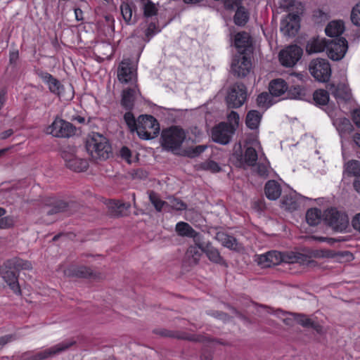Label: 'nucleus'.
Returning a JSON list of instances; mask_svg holds the SVG:
<instances>
[{"instance_id": "13d9d810", "label": "nucleus", "mask_w": 360, "mask_h": 360, "mask_svg": "<svg viewBox=\"0 0 360 360\" xmlns=\"http://www.w3.org/2000/svg\"><path fill=\"white\" fill-rule=\"evenodd\" d=\"M207 146L205 145L197 146L195 148L188 150L187 151V155L190 158H195L204 152Z\"/></svg>"}, {"instance_id": "aec40b11", "label": "nucleus", "mask_w": 360, "mask_h": 360, "mask_svg": "<svg viewBox=\"0 0 360 360\" xmlns=\"http://www.w3.org/2000/svg\"><path fill=\"white\" fill-rule=\"evenodd\" d=\"M281 263H300L309 266L310 264L314 262V261L308 259L305 256L292 252H281Z\"/></svg>"}, {"instance_id": "9b49d317", "label": "nucleus", "mask_w": 360, "mask_h": 360, "mask_svg": "<svg viewBox=\"0 0 360 360\" xmlns=\"http://www.w3.org/2000/svg\"><path fill=\"white\" fill-rule=\"evenodd\" d=\"M252 68L250 58L245 53H238L235 56L231 63V70L238 77L247 76Z\"/></svg>"}, {"instance_id": "a18cd8bd", "label": "nucleus", "mask_w": 360, "mask_h": 360, "mask_svg": "<svg viewBox=\"0 0 360 360\" xmlns=\"http://www.w3.org/2000/svg\"><path fill=\"white\" fill-rule=\"evenodd\" d=\"M340 255V253L330 250H318L314 252V256L317 258H335Z\"/></svg>"}, {"instance_id": "09e8293b", "label": "nucleus", "mask_w": 360, "mask_h": 360, "mask_svg": "<svg viewBox=\"0 0 360 360\" xmlns=\"http://www.w3.org/2000/svg\"><path fill=\"white\" fill-rule=\"evenodd\" d=\"M124 119L131 131H136L137 120H135L134 115L130 112H126L124 115Z\"/></svg>"}, {"instance_id": "6ab92c4d", "label": "nucleus", "mask_w": 360, "mask_h": 360, "mask_svg": "<svg viewBox=\"0 0 360 360\" xmlns=\"http://www.w3.org/2000/svg\"><path fill=\"white\" fill-rule=\"evenodd\" d=\"M234 44L238 53H245V51L250 50L252 45L250 35L245 32H238L235 36Z\"/></svg>"}, {"instance_id": "0e129e2a", "label": "nucleus", "mask_w": 360, "mask_h": 360, "mask_svg": "<svg viewBox=\"0 0 360 360\" xmlns=\"http://www.w3.org/2000/svg\"><path fill=\"white\" fill-rule=\"evenodd\" d=\"M228 121L230 122L229 124H233V123L236 125H238L239 121V115L235 111H231L227 116Z\"/></svg>"}, {"instance_id": "8fccbe9b", "label": "nucleus", "mask_w": 360, "mask_h": 360, "mask_svg": "<svg viewBox=\"0 0 360 360\" xmlns=\"http://www.w3.org/2000/svg\"><path fill=\"white\" fill-rule=\"evenodd\" d=\"M351 20L354 25L360 26V1L352 10Z\"/></svg>"}, {"instance_id": "58836bf2", "label": "nucleus", "mask_w": 360, "mask_h": 360, "mask_svg": "<svg viewBox=\"0 0 360 360\" xmlns=\"http://www.w3.org/2000/svg\"><path fill=\"white\" fill-rule=\"evenodd\" d=\"M314 100L318 105H326L329 101L328 93L323 89L316 90L313 95Z\"/></svg>"}, {"instance_id": "a19ab883", "label": "nucleus", "mask_w": 360, "mask_h": 360, "mask_svg": "<svg viewBox=\"0 0 360 360\" xmlns=\"http://www.w3.org/2000/svg\"><path fill=\"white\" fill-rule=\"evenodd\" d=\"M274 313L275 316L281 319L288 326H292L293 324V321H295L294 319V315L295 314L287 313L280 309L275 310Z\"/></svg>"}, {"instance_id": "37998d69", "label": "nucleus", "mask_w": 360, "mask_h": 360, "mask_svg": "<svg viewBox=\"0 0 360 360\" xmlns=\"http://www.w3.org/2000/svg\"><path fill=\"white\" fill-rule=\"evenodd\" d=\"M143 13L146 18L156 15L158 12V8H156L155 4H153L150 1H147L143 3Z\"/></svg>"}, {"instance_id": "6e6d98bb", "label": "nucleus", "mask_w": 360, "mask_h": 360, "mask_svg": "<svg viewBox=\"0 0 360 360\" xmlns=\"http://www.w3.org/2000/svg\"><path fill=\"white\" fill-rule=\"evenodd\" d=\"M15 220L11 216H6L0 219V229H8L14 225Z\"/></svg>"}, {"instance_id": "5fc2aeb1", "label": "nucleus", "mask_w": 360, "mask_h": 360, "mask_svg": "<svg viewBox=\"0 0 360 360\" xmlns=\"http://www.w3.org/2000/svg\"><path fill=\"white\" fill-rule=\"evenodd\" d=\"M75 275L79 277L88 278L92 276V271L86 266H79L75 269Z\"/></svg>"}, {"instance_id": "4c0bfd02", "label": "nucleus", "mask_w": 360, "mask_h": 360, "mask_svg": "<svg viewBox=\"0 0 360 360\" xmlns=\"http://www.w3.org/2000/svg\"><path fill=\"white\" fill-rule=\"evenodd\" d=\"M258 107L262 109H267L272 105L271 95L266 92L260 94L257 98Z\"/></svg>"}, {"instance_id": "c03bdc74", "label": "nucleus", "mask_w": 360, "mask_h": 360, "mask_svg": "<svg viewBox=\"0 0 360 360\" xmlns=\"http://www.w3.org/2000/svg\"><path fill=\"white\" fill-rule=\"evenodd\" d=\"M149 199L155 210L158 212H160L163 206L167 204V202L160 200L158 195L154 192H150L149 193Z\"/></svg>"}, {"instance_id": "1a4fd4ad", "label": "nucleus", "mask_w": 360, "mask_h": 360, "mask_svg": "<svg viewBox=\"0 0 360 360\" xmlns=\"http://www.w3.org/2000/svg\"><path fill=\"white\" fill-rule=\"evenodd\" d=\"M247 98L246 87L243 84H236L230 89L226 96L229 108H237L240 107Z\"/></svg>"}, {"instance_id": "7c9ffc66", "label": "nucleus", "mask_w": 360, "mask_h": 360, "mask_svg": "<svg viewBox=\"0 0 360 360\" xmlns=\"http://www.w3.org/2000/svg\"><path fill=\"white\" fill-rule=\"evenodd\" d=\"M360 174V162L356 160H349L343 165V175L357 176Z\"/></svg>"}, {"instance_id": "3c124183", "label": "nucleus", "mask_w": 360, "mask_h": 360, "mask_svg": "<svg viewBox=\"0 0 360 360\" xmlns=\"http://www.w3.org/2000/svg\"><path fill=\"white\" fill-rule=\"evenodd\" d=\"M294 319L297 323L303 326H312L313 322L310 319L303 314H297L294 315Z\"/></svg>"}, {"instance_id": "473e14b6", "label": "nucleus", "mask_w": 360, "mask_h": 360, "mask_svg": "<svg viewBox=\"0 0 360 360\" xmlns=\"http://www.w3.org/2000/svg\"><path fill=\"white\" fill-rule=\"evenodd\" d=\"M109 207L112 210H115L112 213L114 216L122 217L127 214L124 212V210L126 212L128 211L131 205L129 203H124L118 200H113L110 202Z\"/></svg>"}, {"instance_id": "a211bd4d", "label": "nucleus", "mask_w": 360, "mask_h": 360, "mask_svg": "<svg viewBox=\"0 0 360 360\" xmlns=\"http://www.w3.org/2000/svg\"><path fill=\"white\" fill-rule=\"evenodd\" d=\"M199 248L204 252L209 260L213 263L221 264L223 262V258L219 250L214 248L210 243L198 244Z\"/></svg>"}, {"instance_id": "bf43d9fd", "label": "nucleus", "mask_w": 360, "mask_h": 360, "mask_svg": "<svg viewBox=\"0 0 360 360\" xmlns=\"http://www.w3.org/2000/svg\"><path fill=\"white\" fill-rule=\"evenodd\" d=\"M67 204L65 202L62 200H58L56 202V205H54V207L51 210H49L47 213L49 214H52L54 213L62 212L65 210Z\"/></svg>"}, {"instance_id": "f03ea898", "label": "nucleus", "mask_w": 360, "mask_h": 360, "mask_svg": "<svg viewBox=\"0 0 360 360\" xmlns=\"http://www.w3.org/2000/svg\"><path fill=\"white\" fill-rule=\"evenodd\" d=\"M136 131L140 139L150 140L158 136L160 132V126L153 116L140 115L137 119Z\"/></svg>"}, {"instance_id": "2eb2a0df", "label": "nucleus", "mask_w": 360, "mask_h": 360, "mask_svg": "<svg viewBox=\"0 0 360 360\" xmlns=\"http://www.w3.org/2000/svg\"><path fill=\"white\" fill-rule=\"evenodd\" d=\"M1 273L4 281L8 284L14 293L20 295V288L18 281L17 272L13 269L7 266V262L1 268Z\"/></svg>"}, {"instance_id": "f3484780", "label": "nucleus", "mask_w": 360, "mask_h": 360, "mask_svg": "<svg viewBox=\"0 0 360 360\" xmlns=\"http://www.w3.org/2000/svg\"><path fill=\"white\" fill-rule=\"evenodd\" d=\"M63 158L66 166L75 172H83L88 167V162L86 159L79 157L76 154L64 153Z\"/></svg>"}, {"instance_id": "f257e3e1", "label": "nucleus", "mask_w": 360, "mask_h": 360, "mask_svg": "<svg viewBox=\"0 0 360 360\" xmlns=\"http://www.w3.org/2000/svg\"><path fill=\"white\" fill-rule=\"evenodd\" d=\"M86 148L94 159H106L111 151L110 146L105 137L93 132L87 138Z\"/></svg>"}, {"instance_id": "49530a36", "label": "nucleus", "mask_w": 360, "mask_h": 360, "mask_svg": "<svg viewBox=\"0 0 360 360\" xmlns=\"http://www.w3.org/2000/svg\"><path fill=\"white\" fill-rule=\"evenodd\" d=\"M122 15L124 20L127 22H130L132 18V9L127 3H123L120 6Z\"/></svg>"}, {"instance_id": "79ce46f5", "label": "nucleus", "mask_w": 360, "mask_h": 360, "mask_svg": "<svg viewBox=\"0 0 360 360\" xmlns=\"http://www.w3.org/2000/svg\"><path fill=\"white\" fill-rule=\"evenodd\" d=\"M333 123L337 129L341 131H348L352 128L349 120L345 117L338 118L334 120Z\"/></svg>"}, {"instance_id": "b1692460", "label": "nucleus", "mask_w": 360, "mask_h": 360, "mask_svg": "<svg viewBox=\"0 0 360 360\" xmlns=\"http://www.w3.org/2000/svg\"><path fill=\"white\" fill-rule=\"evenodd\" d=\"M215 238L221 243V244L229 249L234 250H239L241 248L240 245L237 242L236 238L226 234L224 232H218L216 234Z\"/></svg>"}, {"instance_id": "4be33fe9", "label": "nucleus", "mask_w": 360, "mask_h": 360, "mask_svg": "<svg viewBox=\"0 0 360 360\" xmlns=\"http://www.w3.org/2000/svg\"><path fill=\"white\" fill-rule=\"evenodd\" d=\"M39 77L42 81L48 85L49 90L53 94L58 96L60 95L63 86L57 79L54 78L51 75L47 72H41L39 75Z\"/></svg>"}, {"instance_id": "680f3d73", "label": "nucleus", "mask_w": 360, "mask_h": 360, "mask_svg": "<svg viewBox=\"0 0 360 360\" xmlns=\"http://www.w3.org/2000/svg\"><path fill=\"white\" fill-rule=\"evenodd\" d=\"M240 0H225L224 6L228 9H234L236 8H240Z\"/></svg>"}, {"instance_id": "f8f14e48", "label": "nucleus", "mask_w": 360, "mask_h": 360, "mask_svg": "<svg viewBox=\"0 0 360 360\" xmlns=\"http://www.w3.org/2000/svg\"><path fill=\"white\" fill-rule=\"evenodd\" d=\"M74 342H63L57 344L50 348L40 351L35 354L30 356L27 360H44L49 358H52L60 353L67 350L69 347L73 345Z\"/></svg>"}, {"instance_id": "7ed1b4c3", "label": "nucleus", "mask_w": 360, "mask_h": 360, "mask_svg": "<svg viewBox=\"0 0 360 360\" xmlns=\"http://www.w3.org/2000/svg\"><path fill=\"white\" fill-rule=\"evenodd\" d=\"M185 139V131L178 127H172L162 132V145L169 150L174 151L179 149Z\"/></svg>"}, {"instance_id": "603ef678", "label": "nucleus", "mask_w": 360, "mask_h": 360, "mask_svg": "<svg viewBox=\"0 0 360 360\" xmlns=\"http://www.w3.org/2000/svg\"><path fill=\"white\" fill-rule=\"evenodd\" d=\"M160 31V30L159 29L158 27L156 26L155 22H150L148 24V25L145 31V34H146V37L148 38V40H149L150 38L153 37L155 34L158 33Z\"/></svg>"}, {"instance_id": "6e6552de", "label": "nucleus", "mask_w": 360, "mask_h": 360, "mask_svg": "<svg viewBox=\"0 0 360 360\" xmlns=\"http://www.w3.org/2000/svg\"><path fill=\"white\" fill-rule=\"evenodd\" d=\"M348 49V43L345 38L328 41L326 53L333 60H340L344 58Z\"/></svg>"}, {"instance_id": "20e7f679", "label": "nucleus", "mask_w": 360, "mask_h": 360, "mask_svg": "<svg viewBox=\"0 0 360 360\" xmlns=\"http://www.w3.org/2000/svg\"><path fill=\"white\" fill-rule=\"evenodd\" d=\"M324 219L326 223L335 231H345L349 226V217L347 214L335 208L328 209L324 214Z\"/></svg>"}, {"instance_id": "052dcab7", "label": "nucleus", "mask_w": 360, "mask_h": 360, "mask_svg": "<svg viewBox=\"0 0 360 360\" xmlns=\"http://www.w3.org/2000/svg\"><path fill=\"white\" fill-rule=\"evenodd\" d=\"M289 94L292 98H299L304 94V89L300 86H295L290 89Z\"/></svg>"}, {"instance_id": "f704fd0d", "label": "nucleus", "mask_w": 360, "mask_h": 360, "mask_svg": "<svg viewBox=\"0 0 360 360\" xmlns=\"http://www.w3.org/2000/svg\"><path fill=\"white\" fill-rule=\"evenodd\" d=\"M321 211L317 208L309 209L306 214L307 223L311 226L317 225L321 219Z\"/></svg>"}, {"instance_id": "2f4dec72", "label": "nucleus", "mask_w": 360, "mask_h": 360, "mask_svg": "<svg viewBox=\"0 0 360 360\" xmlns=\"http://www.w3.org/2000/svg\"><path fill=\"white\" fill-rule=\"evenodd\" d=\"M136 90L134 89H127L122 91V105L127 110H130L134 106Z\"/></svg>"}, {"instance_id": "c9c22d12", "label": "nucleus", "mask_w": 360, "mask_h": 360, "mask_svg": "<svg viewBox=\"0 0 360 360\" xmlns=\"http://www.w3.org/2000/svg\"><path fill=\"white\" fill-rule=\"evenodd\" d=\"M198 239L195 240L196 246H190L187 250V255L189 258H191L194 264H198L200 259L202 255V251L200 248H199L198 244H202L200 242L197 241Z\"/></svg>"}, {"instance_id": "de8ad7c7", "label": "nucleus", "mask_w": 360, "mask_h": 360, "mask_svg": "<svg viewBox=\"0 0 360 360\" xmlns=\"http://www.w3.org/2000/svg\"><path fill=\"white\" fill-rule=\"evenodd\" d=\"M167 204L176 210H184L186 208V205L185 203L174 197H169Z\"/></svg>"}, {"instance_id": "cd10ccee", "label": "nucleus", "mask_w": 360, "mask_h": 360, "mask_svg": "<svg viewBox=\"0 0 360 360\" xmlns=\"http://www.w3.org/2000/svg\"><path fill=\"white\" fill-rule=\"evenodd\" d=\"M281 207L287 210L293 211L299 207L297 197L295 193L290 192L283 196Z\"/></svg>"}, {"instance_id": "864d4df0", "label": "nucleus", "mask_w": 360, "mask_h": 360, "mask_svg": "<svg viewBox=\"0 0 360 360\" xmlns=\"http://www.w3.org/2000/svg\"><path fill=\"white\" fill-rule=\"evenodd\" d=\"M201 168L212 172H217L220 170L219 165L212 160L203 162L201 165Z\"/></svg>"}, {"instance_id": "e433bc0d", "label": "nucleus", "mask_w": 360, "mask_h": 360, "mask_svg": "<svg viewBox=\"0 0 360 360\" xmlns=\"http://www.w3.org/2000/svg\"><path fill=\"white\" fill-rule=\"evenodd\" d=\"M258 155L255 148L248 147L244 153V162L249 166H253L258 159Z\"/></svg>"}, {"instance_id": "ddd939ff", "label": "nucleus", "mask_w": 360, "mask_h": 360, "mask_svg": "<svg viewBox=\"0 0 360 360\" xmlns=\"http://www.w3.org/2000/svg\"><path fill=\"white\" fill-rule=\"evenodd\" d=\"M117 79L122 84H129L136 80V70L129 59L122 60L117 68Z\"/></svg>"}, {"instance_id": "338daca9", "label": "nucleus", "mask_w": 360, "mask_h": 360, "mask_svg": "<svg viewBox=\"0 0 360 360\" xmlns=\"http://www.w3.org/2000/svg\"><path fill=\"white\" fill-rule=\"evenodd\" d=\"M257 173L261 176H266L268 174V164L261 163L257 166Z\"/></svg>"}, {"instance_id": "423d86ee", "label": "nucleus", "mask_w": 360, "mask_h": 360, "mask_svg": "<svg viewBox=\"0 0 360 360\" xmlns=\"http://www.w3.org/2000/svg\"><path fill=\"white\" fill-rule=\"evenodd\" d=\"M46 132L55 137L67 138L75 134V128L71 123L62 119L56 118L53 123L46 128Z\"/></svg>"}, {"instance_id": "5701e85b", "label": "nucleus", "mask_w": 360, "mask_h": 360, "mask_svg": "<svg viewBox=\"0 0 360 360\" xmlns=\"http://www.w3.org/2000/svg\"><path fill=\"white\" fill-rule=\"evenodd\" d=\"M329 90L337 99L348 101L351 98L350 89L345 84H340L337 86L330 84Z\"/></svg>"}, {"instance_id": "4468645a", "label": "nucleus", "mask_w": 360, "mask_h": 360, "mask_svg": "<svg viewBox=\"0 0 360 360\" xmlns=\"http://www.w3.org/2000/svg\"><path fill=\"white\" fill-rule=\"evenodd\" d=\"M300 29V17L295 13H289L281 21L280 30L285 36H295Z\"/></svg>"}, {"instance_id": "e2e57ef3", "label": "nucleus", "mask_w": 360, "mask_h": 360, "mask_svg": "<svg viewBox=\"0 0 360 360\" xmlns=\"http://www.w3.org/2000/svg\"><path fill=\"white\" fill-rule=\"evenodd\" d=\"M121 157L124 159L128 163H131L132 160H131V151L127 147L122 148L120 150Z\"/></svg>"}, {"instance_id": "393cba45", "label": "nucleus", "mask_w": 360, "mask_h": 360, "mask_svg": "<svg viewBox=\"0 0 360 360\" xmlns=\"http://www.w3.org/2000/svg\"><path fill=\"white\" fill-rule=\"evenodd\" d=\"M175 231L180 236L193 238L194 240L198 239L199 233L186 222H178Z\"/></svg>"}, {"instance_id": "ea45409f", "label": "nucleus", "mask_w": 360, "mask_h": 360, "mask_svg": "<svg viewBox=\"0 0 360 360\" xmlns=\"http://www.w3.org/2000/svg\"><path fill=\"white\" fill-rule=\"evenodd\" d=\"M248 20V14L243 7L238 8L234 15V22L236 25H244Z\"/></svg>"}, {"instance_id": "4d7b16f0", "label": "nucleus", "mask_w": 360, "mask_h": 360, "mask_svg": "<svg viewBox=\"0 0 360 360\" xmlns=\"http://www.w3.org/2000/svg\"><path fill=\"white\" fill-rule=\"evenodd\" d=\"M296 4L294 0H281L279 2V8L283 11H290Z\"/></svg>"}, {"instance_id": "9d476101", "label": "nucleus", "mask_w": 360, "mask_h": 360, "mask_svg": "<svg viewBox=\"0 0 360 360\" xmlns=\"http://www.w3.org/2000/svg\"><path fill=\"white\" fill-rule=\"evenodd\" d=\"M302 49L297 45H291L279 53V61L282 65L292 67L300 59Z\"/></svg>"}, {"instance_id": "69168bd1", "label": "nucleus", "mask_w": 360, "mask_h": 360, "mask_svg": "<svg viewBox=\"0 0 360 360\" xmlns=\"http://www.w3.org/2000/svg\"><path fill=\"white\" fill-rule=\"evenodd\" d=\"M352 118L356 127L360 128V108L355 109L352 111Z\"/></svg>"}, {"instance_id": "dca6fc26", "label": "nucleus", "mask_w": 360, "mask_h": 360, "mask_svg": "<svg viewBox=\"0 0 360 360\" xmlns=\"http://www.w3.org/2000/svg\"><path fill=\"white\" fill-rule=\"evenodd\" d=\"M281 252L274 250L257 255L255 262L262 268H268L281 264Z\"/></svg>"}, {"instance_id": "c85d7f7f", "label": "nucleus", "mask_w": 360, "mask_h": 360, "mask_svg": "<svg viewBox=\"0 0 360 360\" xmlns=\"http://www.w3.org/2000/svg\"><path fill=\"white\" fill-rule=\"evenodd\" d=\"M344 30L345 25L342 20H333L329 22L325 29L326 35L330 37L340 35Z\"/></svg>"}, {"instance_id": "a878e982", "label": "nucleus", "mask_w": 360, "mask_h": 360, "mask_svg": "<svg viewBox=\"0 0 360 360\" xmlns=\"http://www.w3.org/2000/svg\"><path fill=\"white\" fill-rule=\"evenodd\" d=\"M264 192L268 199L275 200L281 196V188L277 181L271 180L266 182Z\"/></svg>"}, {"instance_id": "c756f323", "label": "nucleus", "mask_w": 360, "mask_h": 360, "mask_svg": "<svg viewBox=\"0 0 360 360\" xmlns=\"http://www.w3.org/2000/svg\"><path fill=\"white\" fill-rule=\"evenodd\" d=\"M6 262L7 266L10 269H13L16 272L21 270H30L32 269V265L30 262L20 258H13L8 260Z\"/></svg>"}, {"instance_id": "412c9836", "label": "nucleus", "mask_w": 360, "mask_h": 360, "mask_svg": "<svg viewBox=\"0 0 360 360\" xmlns=\"http://www.w3.org/2000/svg\"><path fill=\"white\" fill-rule=\"evenodd\" d=\"M328 41L322 38H313L308 41L306 51L309 54L317 53L326 51Z\"/></svg>"}, {"instance_id": "bb28decb", "label": "nucleus", "mask_w": 360, "mask_h": 360, "mask_svg": "<svg viewBox=\"0 0 360 360\" xmlns=\"http://www.w3.org/2000/svg\"><path fill=\"white\" fill-rule=\"evenodd\" d=\"M288 89L287 83L282 79H276L271 82L269 91L271 96H280Z\"/></svg>"}, {"instance_id": "72a5a7b5", "label": "nucleus", "mask_w": 360, "mask_h": 360, "mask_svg": "<svg viewBox=\"0 0 360 360\" xmlns=\"http://www.w3.org/2000/svg\"><path fill=\"white\" fill-rule=\"evenodd\" d=\"M262 115L257 110L248 112L246 116V125L252 129H257L260 123Z\"/></svg>"}, {"instance_id": "39448f33", "label": "nucleus", "mask_w": 360, "mask_h": 360, "mask_svg": "<svg viewBox=\"0 0 360 360\" xmlns=\"http://www.w3.org/2000/svg\"><path fill=\"white\" fill-rule=\"evenodd\" d=\"M309 72L316 80L321 82L328 81L331 75L329 63L327 60L322 58H316L311 61Z\"/></svg>"}, {"instance_id": "0eeeda50", "label": "nucleus", "mask_w": 360, "mask_h": 360, "mask_svg": "<svg viewBox=\"0 0 360 360\" xmlns=\"http://www.w3.org/2000/svg\"><path fill=\"white\" fill-rule=\"evenodd\" d=\"M235 126L221 122L212 130V138L214 142L226 145L229 143L235 132Z\"/></svg>"}, {"instance_id": "774afa93", "label": "nucleus", "mask_w": 360, "mask_h": 360, "mask_svg": "<svg viewBox=\"0 0 360 360\" xmlns=\"http://www.w3.org/2000/svg\"><path fill=\"white\" fill-rule=\"evenodd\" d=\"M353 228L360 232V212L355 214L352 220Z\"/></svg>"}]
</instances>
